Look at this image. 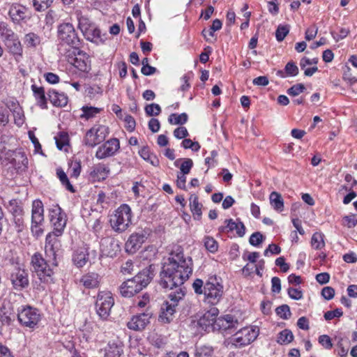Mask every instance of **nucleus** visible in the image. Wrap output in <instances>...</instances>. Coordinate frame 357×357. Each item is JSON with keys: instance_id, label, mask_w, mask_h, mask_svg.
<instances>
[{"instance_id": "obj_1", "label": "nucleus", "mask_w": 357, "mask_h": 357, "mask_svg": "<svg viewBox=\"0 0 357 357\" xmlns=\"http://www.w3.org/2000/svg\"><path fill=\"white\" fill-rule=\"evenodd\" d=\"M192 258L185 256L182 249L178 248L165 260L160 284L164 289L184 290L182 285L192 275Z\"/></svg>"}, {"instance_id": "obj_2", "label": "nucleus", "mask_w": 357, "mask_h": 357, "mask_svg": "<svg viewBox=\"0 0 357 357\" xmlns=\"http://www.w3.org/2000/svg\"><path fill=\"white\" fill-rule=\"evenodd\" d=\"M3 162L7 168V174L10 178L24 175L28 169V158L22 149L6 152Z\"/></svg>"}, {"instance_id": "obj_3", "label": "nucleus", "mask_w": 357, "mask_h": 357, "mask_svg": "<svg viewBox=\"0 0 357 357\" xmlns=\"http://www.w3.org/2000/svg\"><path fill=\"white\" fill-rule=\"evenodd\" d=\"M153 274L149 268H144L135 277L123 282L119 287L121 294L124 297H132L141 291L151 282Z\"/></svg>"}, {"instance_id": "obj_4", "label": "nucleus", "mask_w": 357, "mask_h": 357, "mask_svg": "<svg viewBox=\"0 0 357 357\" xmlns=\"http://www.w3.org/2000/svg\"><path fill=\"white\" fill-rule=\"evenodd\" d=\"M57 37L59 41V51L61 54L68 50H75L79 45V38L70 23H63L58 26Z\"/></svg>"}, {"instance_id": "obj_5", "label": "nucleus", "mask_w": 357, "mask_h": 357, "mask_svg": "<svg viewBox=\"0 0 357 357\" xmlns=\"http://www.w3.org/2000/svg\"><path fill=\"white\" fill-rule=\"evenodd\" d=\"M131 209L127 204L121 205L110 218L112 228L117 232L125 231L131 224Z\"/></svg>"}, {"instance_id": "obj_6", "label": "nucleus", "mask_w": 357, "mask_h": 357, "mask_svg": "<svg viewBox=\"0 0 357 357\" xmlns=\"http://www.w3.org/2000/svg\"><path fill=\"white\" fill-rule=\"evenodd\" d=\"M185 294V291L181 288L169 294L170 303L166 302L161 308V312L159 316V320L161 322L167 324L173 320L176 312V306L183 298Z\"/></svg>"}, {"instance_id": "obj_7", "label": "nucleus", "mask_w": 357, "mask_h": 357, "mask_svg": "<svg viewBox=\"0 0 357 357\" xmlns=\"http://www.w3.org/2000/svg\"><path fill=\"white\" fill-rule=\"evenodd\" d=\"M204 301L210 305H217L223 295V286L216 277H211L204 285Z\"/></svg>"}, {"instance_id": "obj_8", "label": "nucleus", "mask_w": 357, "mask_h": 357, "mask_svg": "<svg viewBox=\"0 0 357 357\" xmlns=\"http://www.w3.org/2000/svg\"><path fill=\"white\" fill-rule=\"evenodd\" d=\"M64 55L68 58L69 63H72L77 69L83 73H89L91 68L90 56L86 52L75 50H68Z\"/></svg>"}, {"instance_id": "obj_9", "label": "nucleus", "mask_w": 357, "mask_h": 357, "mask_svg": "<svg viewBox=\"0 0 357 357\" xmlns=\"http://www.w3.org/2000/svg\"><path fill=\"white\" fill-rule=\"evenodd\" d=\"M17 319L23 326L34 328L41 319L39 310L30 305L22 306L17 310Z\"/></svg>"}, {"instance_id": "obj_10", "label": "nucleus", "mask_w": 357, "mask_h": 357, "mask_svg": "<svg viewBox=\"0 0 357 357\" xmlns=\"http://www.w3.org/2000/svg\"><path fill=\"white\" fill-rule=\"evenodd\" d=\"M31 266L39 279L44 282H52L53 271L40 253H35L31 257Z\"/></svg>"}, {"instance_id": "obj_11", "label": "nucleus", "mask_w": 357, "mask_h": 357, "mask_svg": "<svg viewBox=\"0 0 357 357\" xmlns=\"http://www.w3.org/2000/svg\"><path fill=\"white\" fill-rule=\"evenodd\" d=\"M114 304V300L109 291H100L96 301V311L98 317L106 320L110 314V311Z\"/></svg>"}, {"instance_id": "obj_12", "label": "nucleus", "mask_w": 357, "mask_h": 357, "mask_svg": "<svg viewBox=\"0 0 357 357\" xmlns=\"http://www.w3.org/2000/svg\"><path fill=\"white\" fill-rule=\"evenodd\" d=\"M259 330L252 326H246L238 331L231 337V342L236 347L250 344L258 336Z\"/></svg>"}, {"instance_id": "obj_13", "label": "nucleus", "mask_w": 357, "mask_h": 357, "mask_svg": "<svg viewBox=\"0 0 357 357\" xmlns=\"http://www.w3.org/2000/svg\"><path fill=\"white\" fill-rule=\"evenodd\" d=\"M78 20V27L87 40L96 41L100 36V31L96 25L92 22L86 16L82 15L81 13H77Z\"/></svg>"}, {"instance_id": "obj_14", "label": "nucleus", "mask_w": 357, "mask_h": 357, "mask_svg": "<svg viewBox=\"0 0 357 357\" xmlns=\"http://www.w3.org/2000/svg\"><path fill=\"white\" fill-rule=\"evenodd\" d=\"M108 134V127L96 125L86 132L83 142L86 146L93 147L103 142Z\"/></svg>"}, {"instance_id": "obj_15", "label": "nucleus", "mask_w": 357, "mask_h": 357, "mask_svg": "<svg viewBox=\"0 0 357 357\" xmlns=\"http://www.w3.org/2000/svg\"><path fill=\"white\" fill-rule=\"evenodd\" d=\"M43 204L40 200H35L32 204L31 210V232L36 236H40L43 230L41 225L44 220Z\"/></svg>"}, {"instance_id": "obj_16", "label": "nucleus", "mask_w": 357, "mask_h": 357, "mask_svg": "<svg viewBox=\"0 0 357 357\" xmlns=\"http://www.w3.org/2000/svg\"><path fill=\"white\" fill-rule=\"evenodd\" d=\"M10 280L13 289L17 291H22L29 285V274L24 268H15L10 274Z\"/></svg>"}, {"instance_id": "obj_17", "label": "nucleus", "mask_w": 357, "mask_h": 357, "mask_svg": "<svg viewBox=\"0 0 357 357\" xmlns=\"http://www.w3.org/2000/svg\"><path fill=\"white\" fill-rule=\"evenodd\" d=\"M120 148L118 139L113 138L100 146L96 153V158L102 160L114 155Z\"/></svg>"}, {"instance_id": "obj_18", "label": "nucleus", "mask_w": 357, "mask_h": 357, "mask_svg": "<svg viewBox=\"0 0 357 357\" xmlns=\"http://www.w3.org/2000/svg\"><path fill=\"white\" fill-rule=\"evenodd\" d=\"M50 222L53 226V233L55 236H61L66 225V220L61 208L52 209L50 213Z\"/></svg>"}, {"instance_id": "obj_19", "label": "nucleus", "mask_w": 357, "mask_h": 357, "mask_svg": "<svg viewBox=\"0 0 357 357\" xmlns=\"http://www.w3.org/2000/svg\"><path fill=\"white\" fill-rule=\"evenodd\" d=\"M239 325L236 319L232 315L227 314L220 317L215 324V331H219L223 333H230L233 329H236Z\"/></svg>"}, {"instance_id": "obj_20", "label": "nucleus", "mask_w": 357, "mask_h": 357, "mask_svg": "<svg viewBox=\"0 0 357 357\" xmlns=\"http://www.w3.org/2000/svg\"><path fill=\"white\" fill-rule=\"evenodd\" d=\"M146 239V234L142 231L132 233L126 243V251L132 254L135 253L142 247Z\"/></svg>"}, {"instance_id": "obj_21", "label": "nucleus", "mask_w": 357, "mask_h": 357, "mask_svg": "<svg viewBox=\"0 0 357 357\" xmlns=\"http://www.w3.org/2000/svg\"><path fill=\"white\" fill-rule=\"evenodd\" d=\"M219 310L216 307H212L206 312L198 321L199 325L205 331H215V324L218 319Z\"/></svg>"}, {"instance_id": "obj_22", "label": "nucleus", "mask_w": 357, "mask_h": 357, "mask_svg": "<svg viewBox=\"0 0 357 357\" xmlns=\"http://www.w3.org/2000/svg\"><path fill=\"white\" fill-rule=\"evenodd\" d=\"M110 172L109 168L103 163H98L91 167L89 172V179L92 182H99L105 180Z\"/></svg>"}, {"instance_id": "obj_23", "label": "nucleus", "mask_w": 357, "mask_h": 357, "mask_svg": "<svg viewBox=\"0 0 357 357\" xmlns=\"http://www.w3.org/2000/svg\"><path fill=\"white\" fill-rule=\"evenodd\" d=\"M151 316V313L147 311L146 312L135 315L128 322L127 326L129 329L133 331L143 330L149 323V319Z\"/></svg>"}, {"instance_id": "obj_24", "label": "nucleus", "mask_w": 357, "mask_h": 357, "mask_svg": "<svg viewBox=\"0 0 357 357\" xmlns=\"http://www.w3.org/2000/svg\"><path fill=\"white\" fill-rule=\"evenodd\" d=\"M123 344L119 340L109 341L103 349V357H124Z\"/></svg>"}, {"instance_id": "obj_25", "label": "nucleus", "mask_w": 357, "mask_h": 357, "mask_svg": "<svg viewBox=\"0 0 357 357\" xmlns=\"http://www.w3.org/2000/svg\"><path fill=\"white\" fill-rule=\"evenodd\" d=\"M53 233H49L45 238V254L54 261L56 260V252L59 247V241Z\"/></svg>"}, {"instance_id": "obj_26", "label": "nucleus", "mask_w": 357, "mask_h": 357, "mask_svg": "<svg viewBox=\"0 0 357 357\" xmlns=\"http://www.w3.org/2000/svg\"><path fill=\"white\" fill-rule=\"evenodd\" d=\"M89 249L86 245H84L74 252L73 261L77 267H83L89 260L90 256Z\"/></svg>"}, {"instance_id": "obj_27", "label": "nucleus", "mask_w": 357, "mask_h": 357, "mask_svg": "<svg viewBox=\"0 0 357 357\" xmlns=\"http://www.w3.org/2000/svg\"><path fill=\"white\" fill-rule=\"evenodd\" d=\"M79 283L87 289L96 288L100 284V277L96 273H88L82 275L79 280Z\"/></svg>"}, {"instance_id": "obj_28", "label": "nucleus", "mask_w": 357, "mask_h": 357, "mask_svg": "<svg viewBox=\"0 0 357 357\" xmlns=\"http://www.w3.org/2000/svg\"><path fill=\"white\" fill-rule=\"evenodd\" d=\"M49 100L56 107H64L68 103V97L63 93H59L54 89L48 92Z\"/></svg>"}, {"instance_id": "obj_29", "label": "nucleus", "mask_w": 357, "mask_h": 357, "mask_svg": "<svg viewBox=\"0 0 357 357\" xmlns=\"http://www.w3.org/2000/svg\"><path fill=\"white\" fill-rule=\"evenodd\" d=\"M9 52L15 56H22V47L17 35L3 42Z\"/></svg>"}, {"instance_id": "obj_30", "label": "nucleus", "mask_w": 357, "mask_h": 357, "mask_svg": "<svg viewBox=\"0 0 357 357\" xmlns=\"http://www.w3.org/2000/svg\"><path fill=\"white\" fill-rule=\"evenodd\" d=\"M31 89L36 99L37 100L38 105L43 109L46 108L47 100L45 96V91L43 87L38 86L36 84H32Z\"/></svg>"}, {"instance_id": "obj_31", "label": "nucleus", "mask_w": 357, "mask_h": 357, "mask_svg": "<svg viewBox=\"0 0 357 357\" xmlns=\"http://www.w3.org/2000/svg\"><path fill=\"white\" fill-rule=\"evenodd\" d=\"M270 204L274 210L282 212L284 209V202L281 195L277 192H272L269 197Z\"/></svg>"}, {"instance_id": "obj_32", "label": "nucleus", "mask_w": 357, "mask_h": 357, "mask_svg": "<svg viewBox=\"0 0 357 357\" xmlns=\"http://www.w3.org/2000/svg\"><path fill=\"white\" fill-rule=\"evenodd\" d=\"M214 352L213 347L209 345L197 346L195 351V357H212Z\"/></svg>"}, {"instance_id": "obj_33", "label": "nucleus", "mask_w": 357, "mask_h": 357, "mask_svg": "<svg viewBox=\"0 0 357 357\" xmlns=\"http://www.w3.org/2000/svg\"><path fill=\"white\" fill-rule=\"evenodd\" d=\"M311 245L315 250H321L325 247L324 234L315 232L311 238Z\"/></svg>"}, {"instance_id": "obj_34", "label": "nucleus", "mask_w": 357, "mask_h": 357, "mask_svg": "<svg viewBox=\"0 0 357 357\" xmlns=\"http://www.w3.org/2000/svg\"><path fill=\"white\" fill-rule=\"evenodd\" d=\"M294 340V335L289 329H284L278 335L276 342L280 344H288Z\"/></svg>"}, {"instance_id": "obj_35", "label": "nucleus", "mask_w": 357, "mask_h": 357, "mask_svg": "<svg viewBox=\"0 0 357 357\" xmlns=\"http://www.w3.org/2000/svg\"><path fill=\"white\" fill-rule=\"evenodd\" d=\"M189 200L191 211L194 215L200 217L202 215V205L199 202L197 196L195 195H191Z\"/></svg>"}, {"instance_id": "obj_36", "label": "nucleus", "mask_w": 357, "mask_h": 357, "mask_svg": "<svg viewBox=\"0 0 357 357\" xmlns=\"http://www.w3.org/2000/svg\"><path fill=\"white\" fill-rule=\"evenodd\" d=\"M100 110V108L92 106H83L82 107V114H80V117L88 120L93 118Z\"/></svg>"}, {"instance_id": "obj_37", "label": "nucleus", "mask_w": 357, "mask_h": 357, "mask_svg": "<svg viewBox=\"0 0 357 357\" xmlns=\"http://www.w3.org/2000/svg\"><path fill=\"white\" fill-rule=\"evenodd\" d=\"M16 35L11 29L8 27V25L3 22H0V37L4 42L9 38H12Z\"/></svg>"}, {"instance_id": "obj_38", "label": "nucleus", "mask_w": 357, "mask_h": 357, "mask_svg": "<svg viewBox=\"0 0 357 357\" xmlns=\"http://www.w3.org/2000/svg\"><path fill=\"white\" fill-rule=\"evenodd\" d=\"M24 43L27 47H36L40 43V38L34 33H29L24 37Z\"/></svg>"}, {"instance_id": "obj_39", "label": "nucleus", "mask_w": 357, "mask_h": 357, "mask_svg": "<svg viewBox=\"0 0 357 357\" xmlns=\"http://www.w3.org/2000/svg\"><path fill=\"white\" fill-rule=\"evenodd\" d=\"M203 241L204 246L208 251L211 253H215L218 251V243L215 238L211 236H206L204 238Z\"/></svg>"}, {"instance_id": "obj_40", "label": "nucleus", "mask_w": 357, "mask_h": 357, "mask_svg": "<svg viewBox=\"0 0 357 357\" xmlns=\"http://www.w3.org/2000/svg\"><path fill=\"white\" fill-rule=\"evenodd\" d=\"M343 79L344 81L347 82L348 84L351 86L353 91H354L355 87L354 84L357 82V78L355 76L352 75L351 68L345 66L343 70Z\"/></svg>"}, {"instance_id": "obj_41", "label": "nucleus", "mask_w": 357, "mask_h": 357, "mask_svg": "<svg viewBox=\"0 0 357 357\" xmlns=\"http://www.w3.org/2000/svg\"><path fill=\"white\" fill-rule=\"evenodd\" d=\"M169 123L174 125H182L187 122L188 115L185 113L180 114H172L168 119Z\"/></svg>"}, {"instance_id": "obj_42", "label": "nucleus", "mask_w": 357, "mask_h": 357, "mask_svg": "<svg viewBox=\"0 0 357 357\" xmlns=\"http://www.w3.org/2000/svg\"><path fill=\"white\" fill-rule=\"evenodd\" d=\"M180 161H182V163L180 166V169H181L180 174H188L190 172V171L193 165L192 160L190 158H185L184 160L178 159L174 162L175 166H178V162Z\"/></svg>"}, {"instance_id": "obj_43", "label": "nucleus", "mask_w": 357, "mask_h": 357, "mask_svg": "<svg viewBox=\"0 0 357 357\" xmlns=\"http://www.w3.org/2000/svg\"><path fill=\"white\" fill-rule=\"evenodd\" d=\"M54 0H32L33 6L37 11H44L50 8Z\"/></svg>"}, {"instance_id": "obj_44", "label": "nucleus", "mask_w": 357, "mask_h": 357, "mask_svg": "<svg viewBox=\"0 0 357 357\" xmlns=\"http://www.w3.org/2000/svg\"><path fill=\"white\" fill-rule=\"evenodd\" d=\"M54 139L56 147L59 150H62L68 144V135L66 132H60L58 135L54 137Z\"/></svg>"}, {"instance_id": "obj_45", "label": "nucleus", "mask_w": 357, "mask_h": 357, "mask_svg": "<svg viewBox=\"0 0 357 357\" xmlns=\"http://www.w3.org/2000/svg\"><path fill=\"white\" fill-rule=\"evenodd\" d=\"M56 174L60 181L66 187V188L70 192H74L73 186L70 183L66 173L61 169H57Z\"/></svg>"}, {"instance_id": "obj_46", "label": "nucleus", "mask_w": 357, "mask_h": 357, "mask_svg": "<svg viewBox=\"0 0 357 357\" xmlns=\"http://www.w3.org/2000/svg\"><path fill=\"white\" fill-rule=\"evenodd\" d=\"M289 32V27L288 25H281L280 24L275 31V37L278 41H282L286 36Z\"/></svg>"}, {"instance_id": "obj_47", "label": "nucleus", "mask_w": 357, "mask_h": 357, "mask_svg": "<svg viewBox=\"0 0 357 357\" xmlns=\"http://www.w3.org/2000/svg\"><path fill=\"white\" fill-rule=\"evenodd\" d=\"M145 112L147 116H158L161 112V108L158 104L152 103L145 107Z\"/></svg>"}, {"instance_id": "obj_48", "label": "nucleus", "mask_w": 357, "mask_h": 357, "mask_svg": "<svg viewBox=\"0 0 357 357\" xmlns=\"http://www.w3.org/2000/svg\"><path fill=\"white\" fill-rule=\"evenodd\" d=\"M277 314L283 319H287L291 317L290 308L287 305H282L275 310Z\"/></svg>"}, {"instance_id": "obj_49", "label": "nucleus", "mask_w": 357, "mask_h": 357, "mask_svg": "<svg viewBox=\"0 0 357 357\" xmlns=\"http://www.w3.org/2000/svg\"><path fill=\"white\" fill-rule=\"evenodd\" d=\"M284 70L288 77H294L298 74V68L295 64V63L292 61H289L286 64Z\"/></svg>"}, {"instance_id": "obj_50", "label": "nucleus", "mask_w": 357, "mask_h": 357, "mask_svg": "<svg viewBox=\"0 0 357 357\" xmlns=\"http://www.w3.org/2000/svg\"><path fill=\"white\" fill-rule=\"evenodd\" d=\"M225 226H222L218 228L220 232H229L234 231L236 229V223L232 219L225 220Z\"/></svg>"}, {"instance_id": "obj_51", "label": "nucleus", "mask_w": 357, "mask_h": 357, "mask_svg": "<svg viewBox=\"0 0 357 357\" xmlns=\"http://www.w3.org/2000/svg\"><path fill=\"white\" fill-rule=\"evenodd\" d=\"M10 15L14 20L20 21L25 18L24 8H14L10 10Z\"/></svg>"}, {"instance_id": "obj_52", "label": "nucleus", "mask_w": 357, "mask_h": 357, "mask_svg": "<svg viewBox=\"0 0 357 357\" xmlns=\"http://www.w3.org/2000/svg\"><path fill=\"white\" fill-rule=\"evenodd\" d=\"M305 87L303 84H297L293 85L291 88L287 90V93L291 96H296L300 93H303Z\"/></svg>"}, {"instance_id": "obj_53", "label": "nucleus", "mask_w": 357, "mask_h": 357, "mask_svg": "<svg viewBox=\"0 0 357 357\" xmlns=\"http://www.w3.org/2000/svg\"><path fill=\"white\" fill-rule=\"evenodd\" d=\"M343 225L349 228H352L357 225V215H349L343 218Z\"/></svg>"}, {"instance_id": "obj_54", "label": "nucleus", "mask_w": 357, "mask_h": 357, "mask_svg": "<svg viewBox=\"0 0 357 357\" xmlns=\"http://www.w3.org/2000/svg\"><path fill=\"white\" fill-rule=\"evenodd\" d=\"M263 239L264 236L260 232H255L250 236L249 242L253 246H258L262 243Z\"/></svg>"}, {"instance_id": "obj_55", "label": "nucleus", "mask_w": 357, "mask_h": 357, "mask_svg": "<svg viewBox=\"0 0 357 357\" xmlns=\"http://www.w3.org/2000/svg\"><path fill=\"white\" fill-rule=\"evenodd\" d=\"M342 314L343 312L342 311V310L337 308L333 311H327L326 312H325L324 317L326 321H330L335 317H340L342 316Z\"/></svg>"}, {"instance_id": "obj_56", "label": "nucleus", "mask_w": 357, "mask_h": 357, "mask_svg": "<svg viewBox=\"0 0 357 357\" xmlns=\"http://www.w3.org/2000/svg\"><path fill=\"white\" fill-rule=\"evenodd\" d=\"M280 252H281V248L278 245H277L275 244H270L268 245V248H266L264 250V255L266 257H268L269 254L278 255L280 253Z\"/></svg>"}, {"instance_id": "obj_57", "label": "nucleus", "mask_w": 357, "mask_h": 357, "mask_svg": "<svg viewBox=\"0 0 357 357\" xmlns=\"http://www.w3.org/2000/svg\"><path fill=\"white\" fill-rule=\"evenodd\" d=\"M319 342L326 349H329L333 347L331 339L327 335H320L319 337Z\"/></svg>"}, {"instance_id": "obj_58", "label": "nucleus", "mask_w": 357, "mask_h": 357, "mask_svg": "<svg viewBox=\"0 0 357 357\" xmlns=\"http://www.w3.org/2000/svg\"><path fill=\"white\" fill-rule=\"evenodd\" d=\"M322 296L329 301L331 300L335 295V289L331 287H325L321 290Z\"/></svg>"}, {"instance_id": "obj_59", "label": "nucleus", "mask_w": 357, "mask_h": 357, "mask_svg": "<svg viewBox=\"0 0 357 357\" xmlns=\"http://www.w3.org/2000/svg\"><path fill=\"white\" fill-rule=\"evenodd\" d=\"M188 135L187 129L183 126L176 128L174 131V136L177 139H183Z\"/></svg>"}, {"instance_id": "obj_60", "label": "nucleus", "mask_w": 357, "mask_h": 357, "mask_svg": "<svg viewBox=\"0 0 357 357\" xmlns=\"http://www.w3.org/2000/svg\"><path fill=\"white\" fill-rule=\"evenodd\" d=\"M288 295L294 300H300L303 298V293L300 289L291 287L288 289Z\"/></svg>"}, {"instance_id": "obj_61", "label": "nucleus", "mask_w": 357, "mask_h": 357, "mask_svg": "<svg viewBox=\"0 0 357 357\" xmlns=\"http://www.w3.org/2000/svg\"><path fill=\"white\" fill-rule=\"evenodd\" d=\"M124 121L126 123V127L127 130L130 132L134 130L135 128V121L134 118L130 115H126L124 119Z\"/></svg>"}, {"instance_id": "obj_62", "label": "nucleus", "mask_w": 357, "mask_h": 357, "mask_svg": "<svg viewBox=\"0 0 357 357\" xmlns=\"http://www.w3.org/2000/svg\"><path fill=\"white\" fill-rule=\"evenodd\" d=\"M204 282L201 279H196L193 284L192 287L194 289L195 292L197 294H204V287H203Z\"/></svg>"}, {"instance_id": "obj_63", "label": "nucleus", "mask_w": 357, "mask_h": 357, "mask_svg": "<svg viewBox=\"0 0 357 357\" xmlns=\"http://www.w3.org/2000/svg\"><path fill=\"white\" fill-rule=\"evenodd\" d=\"M133 263L132 260H128L126 262L122 264L121 271L123 274H130L133 270Z\"/></svg>"}, {"instance_id": "obj_64", "label": "nucleus", "mask_w": 357, "mask_h": 357, "mask_svg": "<svg viewBox=\"0 0 357 357\" xmlns=\"http://www.w3.org/2000/svg\"><path fill=\"white\" fill-rule=\"evenodd\" d=\"M271 289L274 293H279L281 291V282L280 280L278 277H273L271 279Z\"/></svg>"}]
</instances>
